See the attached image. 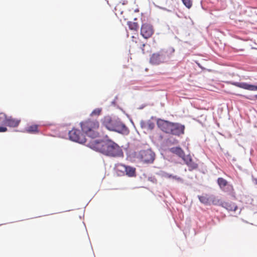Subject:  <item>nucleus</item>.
I'll list each match as a JSON object with an SVG mask.
<instances>
[{"mask_svg": "<svg viewBox=\"0 0 257 257\" xmlns=\"http://www.w3.org/2000/svg\"><path fill=\"white\" fill-rule=\"evenodd\" d=\"M91 149L106 156L113 157H122L123 153L120 147L110 140H92L87 143Z\"/></svg>", "mask_w": 257, "mask_h": 257, "instance_id": "obj_1", "label": "nucleus"}, {"mask_svg": "<svg viewBox=\"0 0 257 257\" xmlns=\"http://www.w3.org/2000/svg\"><path fill=\"white\" fill-rule=\"evenodd\" d=\"M101 122L109 131L117 132L123 135H127L129 133V130L124 124L118 120L112 119L109 116L104 117L101 120Z\"/></svg>", "mask_w": 257, "mask_h": 257, "instance_id": "obj_2", "label": "nucleus"}, {"mask_svg": "<svg viewBox=\"0 0 257 257\" xmlns=\"http://www.w3.org/2000/svg\"><path fill=\"white\" fill-rule=\"evenodd\" d=\"M82 132L88 137L94 139L101 136L98 132L99 126L98 121L88 119L80 123Z\"/></svg>", "mask_w": 257, "mask_h": 257, "instance_id": "obj_3", "label": "nucleus"}, {"mask_svg": "<svg viewBox=\"0 0 257 257\" xmlns=\"http://www.w3.org/2000/svg\"><path fill=\"white\" fill-rule=\"evenodd\" d=\"M69 137L71 140L80 144L87 143L88 142L84 134L81 133L80 131L78 129L73 128L69 131Z\"/></svg>", "mask_w": 257, "mask_h": 257, "instance_id": "obj_4", "label": "nucleus"}, {"mask_svg": "<svg viewBox=\"0 0 257 257\" xmlns=\"http://www.w3.org/2000/svg\"><path fill=\"white\" fill-rule=\"evenodd\" d=\"M165 55L163 51L153 53L150 57V63L152 65H159L165 62Z\"/></svg>", "mask_w": 257, "mask_h": 257, "instance_id": "obj_5", "label": "nucleus"}, {"mask_svg": "<svg viewBox=\"0 0 257 257\" xmlns=\"http://www.w3.org/2000/svg\"><path fill=\"white\" fill-rule=\"evenodd\" d=\"M154 33L153 26L149 24H143L141 28V35L145 39L151 38Z\"/></svg>", "mask_w": 257, "mask_h": 257, "instance_id": "obj_6", "label": "nucleus"}, {"mask_svg": "<svg viewBox=\"0 0 257 257\" xmlns=\"http://www.w3.org/2000/svg\"><path fill=\"white\" fill-rule=\"evenodd\" d=\"M140 157L144 163H152L155 159V154L151 150H142L140 152Z\"/></svg>", "mask_w": 257, "mask_h": 257, "instance_id": "obj_7", "label": "nucleus"}, {"mask_svg": "<svg viewBox=\"0 0 257 257\" xmlns=\"http://www.w3.org/2000/svg\"><path fill=\"white\" fill-rule=\"evenodd\" d=\"M185 127L179 123H172L169 134L179 136L184 133Z\"/></svg>", "mask_w": 257, "mask_h": 257, "instance_id": "obj_8", "label": "nucleus"}, {"mask_svg": "<svg viewBox=\"0 0 257 257\" xmlns=\"http://www.w3.org/2000/svg\"><path fill=\"white\" fill-rule=\"evenodd\" d=\"M172 122L163 119H159L157 121V125L158 127L164 132L169 134Z\"/></svg>", "mask_w": 257, "mask_h": 257, "instance_id": "obj_9", "label": "nucleus"}, {"mask_svg": "<svg viewBox=\"0 0 257 257\" xmlns=\"http://www.w3.org/2000/svg\"><path fill=\"white\" fill-rule=\"evenodd\" d=\"M20 122V119L15 118L12 116L8 117L7 116H5L4 124L9 127H17L19 125Z\"/></svg>", "mask_w": 257, "mask_h": 257, "instance_id": "obj_10", "label": "nucleus"}, {"mask_svg": "<svg viewBox=\"0 0 257 257\" xmlns=\"http://www.w3.org/2000/svg\"><path fill=\"white\" fill-rule=\"evenodd\" d=\"M231 84L236 87L251 91L257 90V86L249 84L245 82H232L230 83Z\"/></svg>", "mask_w": 257, "mask_h": 257, "instance_id": "obj_11", "label": "nucleus"}, {"mask_svg": "<svg viewBox=\"0 0 257 257\" xmlns=\"http://www.w3.org/2000/svg\"><path fill=\"white\" fill-rule=\"evenodd\" d=\"M183 159L186 164L189 167L190 171H192L198 168V164L193 161L192 159L190 156H187Z\"/></svg>", "mask_w": 257, "mask_h": 257, "instance_id": "obj_12", "label": "nucleus"}, {"mask_svg": "<svg viewBox=\"0 0 257 257\" xmlns=\"http://www.w3.org/2000/svg\"><path fill=\"white\" fill-rule=\"evenodd\" d=\"M220 206L225 208L228 211H235L237 209V205L232 202H221Z\"/></svg>", "mask_w": 257, "mask_h": 257, "instance_id": "obj_13", "label": "nucleus"}, {"mask_svg": "<svg viewBox=\"0 0 257 257\" xmlns=\"http://www.w3.org/2000/svg\"><path fill=\"white\" fill-rule=\"evenodd\" d=\"M124 175H126L129 177H133L136 176V168L130 166H126Z\"/></svg>", "mask_w": 257, "mask_h": 257, "instance_id": "obj_14", "label": "nucleus"}, {"mask_svg": "<svg viewBox=\"0 0 257 257\" xmlns=\"http://www.w3.org/2000/svg\"><path fill=\"white\" fill-rule=\"evenodd\" d=\"M170 151L172 153L175 154L180 157L184 159L185 153L183 150L180 147H173L170 149Z\"/></svg>", "mask_w": 257, "mask_h": 257, "instance_id": "obj_15", "label": "nucleus"}, {"mask_svg": "<svg viewBox=\"0 0 257 257\" xmlns=\"http://www.w3.org/2000/svg\"><path fill=\"white\" fill-rule=\"evenodd\" d=\"M126 166L122 164H117L115 166V169L118 175L124 176Z\"/></svg>", "mask_w": 257, "mask_h": 257, "instance_id": "obj_16", "label": "nucleus"}, {"mask_svg": "<svg viewBox=\"0 0 257 257\" xmlns=\"http://www.w3.org/2000/svg\"><path fill=\"white\" fill-rule=\"evenodd\" d=\"M198 198L199 201L203 204H209L210 203L211 196L207 194H204L201 196L199 195Z\"/></svg>", "mask_w": 257, "mask_h": 257, "instance_id": "obj_17", "label": "nucleus"}, {"mask_svg": "<svg viewBox=\"0 0 257 257\" xmlns=\"http://www.w3.org/2000/svg\"><path fill=\"white\" fill-rule=\"evenodd\" d=\"M26 132L30 134H36L39 133L38 125L37 124H33L28 126L26 130Z\"/></svg>", "mask_w": 257, "mask_h": 257, "instance_id": "obj_18", "label": "nucleus"}, {"mask_svg": "<svg viewBox=\"0 0 257 257\" xmlns=\"http://www.w3.org/2000/svg\"><path fill=\"white\" fill-rule=\"evenodd\" d=\"M217 183L220 188L224 190V188L228 185V182L223 178H218L217 179Z\"/></svg>", "mask_w": 257, "mask_h": 257, "instance_id": "obj_19", "label": "nucleus"}, {"mask_svg": "<svg viewBox=\"0 0 257 257\" xmlns=\"http://www.w3.org/2000/svg\"><path fill=\"white\" fill-rule=\"evenodd\" d=\"M127 25L128 26L130 30L136 32L138 31L139 28V24L136 22H128Z\"/></svg>", "mask_w": 257, "mask_h": 257, "instance_id": "obj_20", "label": "nucleus"}, {"mask_svg": "<svg viewBox=\"0 0 257 257\" xmlns=\"http://www.w3.org/2000/svg\"><path fill=\"white\" fill-rule=\"evenodd\" d=\"M221 202H223L220 200L216 198L215 197L213 196H211V200L210 203H212L214 205H220Z\"/></svg>", "mask_w": 257, "mask_h": 257, "instance_id": "obj_21", "label": "nucleus"}, {"mask_svg": "<svg viewBox=\"0 0 257 257\" xmlns=\"http://www.w3.org/2000/svg\"><path fill=\"white\" fill-rule=\"evenodd\" d=\"M102 111L101 108H97L94 109L90 114V115L93 116H98L100 114Z\"/></svg>", "mask_w": 257, "mask_h": 257, "instance_id": "obj_22", "label": "nucleus"}, {"mask_svg": "<svg viewBox=\"0 0 257 257\" xmlns=\"http://www.w3.org/2000/svg\"><path fill=\"white\" fill-rule=\"evenodd\" d=\"M183 4L188 8L190 9L193 4L192 0H181Z\"/></svg>", "mask_w": 257, "mask_h": 257, "instance_id": "obj_23", "label": "nucleus"}, {"mask_svg": "<svg viewBox=\"0 0 257 257\" xmlns=\"http://www.w3.org/2000/svg\"><path fill=\"white\" fill-rule=\"evenodd\" d=\"M164 176L165 177V178H172L173 179H177L176 176H174L172 175H170V174H169L168 173H165L164 175Z\"/></svg>", "mask_w": 257, "mask_h": 257, "instance_id": "obj_24", "label": "nucleus"}, {"mask_svg": "<svg viewBox=\"0 0 257 257\" xmlns=\"http://www.w3.org/2000/svg\"><path fill=\"white\" fill-rule=\"evenodd\" d=\"M8 129L5 126H0V133L6 132Z\"/></svg>", "mask_w": 257, "mask_h": 257, "instance_id": "obj_25", "label": "nucleus"}, {"mask_svg": "<svg viewBox=\"0 0 257 257\" xmlns=\"http://www.w3.org/2000/svg\"><path fill=\"white\" fill-rule=\"evenodd\" d=\"M154 124L153 123H150L149 124V127L151 128V129H153L154 128Z\"/></svg>", "mask_w": 257, "mask_h": 257, "instance_id": "obj_26", "label": "nucleus"}, {"mask_svg": "<svg viewBox=\"0 0 257 257\" xmlns=\"http://www.w3.org/2000/svg\"><path fill=\"white\" fill-rule=\"evenodd\" d=\"M254 97L257 99V94L254 96Z\"/></svg>", "mask_w": 257, "mask_h": 257, "instance_id": "obj_27", "label": "nucleus"}, {"mask_svg": "<svg viewBox=\"0 0 257 257\" xmlns=\"http://www.w3.org/2000/svg\"><path fill=\"white\" fill-rule=\"evenodd\" d=\"M135 38V37L134 36H133V37H132V38H133V39H134V38Z\"/></svg>", "mask_w": 257, "mask_h": 257, "instance_id": "obj_28", "label": "nucleus"}]
</instances>
